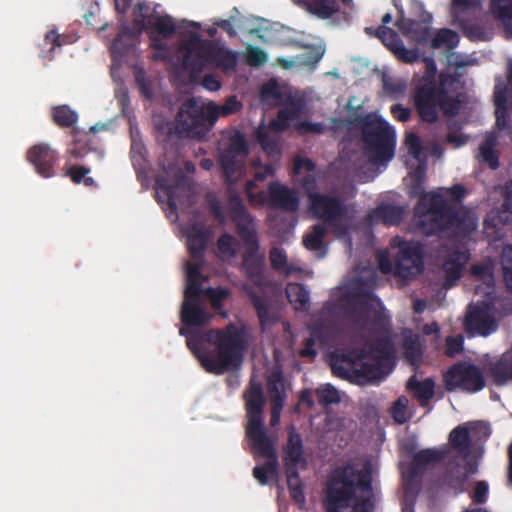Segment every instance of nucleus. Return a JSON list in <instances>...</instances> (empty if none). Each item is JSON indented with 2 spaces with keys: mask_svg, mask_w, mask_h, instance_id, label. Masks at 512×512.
I'll return each instance as SVG.
<instances>
[{
  "mask_svg": "<svg viewBox=\"0 0 512 512\" xmlns=\"http://www.w3.org/2000/svg\"><path fill=\"white\" fill-rule=\"evenodd\" d=\"M242 103L237 99L235 95L229 96L223 105L219 106L216 104L217 119L220 116H229L237 113L242 108Z\"/></svg>",
  "mask_w": 512,
  "mask_h": 512,
  "instance_id": "nucleus-60",
  "label": "nucleus"
},
{
  "mask_svg": "<svg viewBox=\"0 0 512 512\" xmlns=\"http://www.w3.org/2000/svg\"><path fill=\"white\" fill-rule=\"evenodd\" d=\"M425 165H418L411 173L410 195L418 197L415 206V218L419 230L426 236L438 235L444 231H453L466 236L475 229V222L464 208H456L437 192H426Z\"/></svg>",
  "mask_w": 512,
  "mask_h": 512,
  "instance_id": "nucleus-1",
  "label": "nucleus"
},
{
  "mask_svg": "<svg viewBox=\"0 0 512 512\" xmlns=\"http://www.w3.org/2000/svg\"><path fill=\"white\" fill-rule=\"evenodd\" d=\"M249 329L230 323L222 329L206 333L191 332L186 338L187 347L208 373L222 375L237 369L243 362L248 345Z\"/></svg>",
  "mask_w": 512,
  "mask_h": 512,
  "instance_id": "nucleus-2",
  "label": "nucleus"
},
{
  "mask_svg": "<svg viewBox=\"0 0 512 512\" xmlns=\"http://www.w3.org/2000/svg\"><path fill=\"white\" fill-rule=\"evenodd\" d=\"M26 158L40 176L44 178L54 176V166L57 162L58 154L48 144L39 143L32 146L27 151Z\"/></svg>",
  "mask_w": 512,
  "mask_h": 512,
  "instance_id": "nucleus-19",
  "label": "nucleus"
},
{
  "mask_svg": "<svg viewBox=\"0 0 512 512\" xmlns=\"http://www.w3.org/2000/svg\"><path fill=\"white\" fill-rule=\"evenodd\" d=\"M342 360L347 364V367L334 364L333 370L337 375L351 383L364 386L380 379L383 375V365L368 357H363L360 352L355 360H352L348 355H343Z\"/></svg>",
  "mask_w": 512,
  "mask_h": 512,
  "instance_id": "nucleus-9",
  "label": "nucleus"
},
{
  "mask_svg": "<svg viewBox=\"0 0 512 512\" xmlns=\"http://www.w3.org/2000/svg\"><path fill=\"white\" fill-rule=\"evenodd\" d=\"M350 124L361 130L365 154L371 163L384 164L394 157L395 130L385 120L368 113L352 118Z\"/></svg>",
  "mask_w": 512,
  "mask_h": 512,
  "instance_id": "nucleus-4",
  "label": "nucleus"
},
{
  "mask_svg": "<svg viewBox=\"0 0 512 512\" xmlns=\"http://www.w3.org/2000/svg\"><path fill=\"white\" fill-rule=\"evenodd\" d=\"M284 460L286 468L300 467L305 469L307 467V460L304 456V446L301 435L296 431L294 426L288 429V439L284 446Z\"/></svg>",
  "mask_w": 512,
  "mask_h": 512,
  "instance_id": "nucleus-23",
  "label": "nucleus"
},
{
  "mask_svg": "<svg viewBox=\"0 0 512 512\" xmlns=\"http://www.w3.org/2000/svg\"><path fill=\"white\" fill-rule=\"evenodd\" d=\"M459 40V35L455 31L448 28H442L436 32L432 39L431 46L435 49L446 47L447 49L452 50L458 46Z\"/></svg>",
  "mask_w": 512,
  "mask_h": 512,
  "instance_id": "nucleus-49",
  "label": "nucleus"
},
{
  "mask_svg": "<svg viewBox=\"0 0 512 512\" xmlns=\"http://www.w3.org/2000/svg\"><path fill=\"white\" fill-rule=\"evenodd\" d=\"M487 375L497 386H503L512 381V345L501 356L487 364Z\"/></svg>",
  "mask_w": 512,
  "mask_h": 512,
  "instance_id": "nucleus-25",
  "label": "nucleus"
},
{
  "mask_svg": "<svg viewBox=\"0 0 512 512\" xmlns=\"http://www.w3.org/2000/svg\"><path fill=\"white\" fill-rule=\"evenodd\" d=\"M445 453L435 448H426L416 452L411 461L402 467V480L422 488L423 475L430 465L440 463Z\"/></svg>",
  "mask_w": 512,
  "mask_h": 512,
  "instance_id": "nucleus-16",
  "label": "nucleus"
},
{
  "mask_svg": "<svg viewBox=\"0 0 512 512\" xmlns=\"http://www.w3.org/2000/svg\"><path fill=\"white\" fill-rule=\"evenodd\" d=\"M217 121L216 103L205 104L200 97L184 100L175 116V128L179 135L189 138H205Z\"/></svg>",
  "mask_w": 512,
  "mask_h": 512,
  "instance_id": "nucleus-5",
  "label": "nucleus"
},
{
  "mask_svg": "<svg viewBox=\"0 0 512 512\" xmlns=\"http://www.w3.org/2000/svg\"><path fill=\"white\" fill-rule=\"evenodd\" d=\"M252 443L255 454L265 457L267 460L263 465H257L253 468V477L261 484L266 485L270 478L278 473V456L275 449V439L267 436H258L248 438Z\"/></svg>",
  "mask_w": 512,
  "mask_h": 512,
  "instance_id": "nucleus-13",
  "label": "nucleus"
},
{
  "mask_svg": "<svg viewBox=\"0 0 512 512\" xmlns=\"http://www.w3.org/2000/svg\"><path fill=\"white\" fill-rule=\"evenodd\" d=\"M203 294L209 299L213 309L218 310L222 307L223 301L229 296V290L226 288H207Z\"/></svg>",
  "mask_w": 512,
  "mask_h": 512,
  "instance_id": "nucleus-59",
  "label": "nucleus"
},
{
  "mask_svg": "<svg viewBox=\"0 0 512 512\" xmlns=\"http://www.w3.org/2000/svg\"><path fill=\"white\" fill-rule=\"evenodd\" d=\"M357 308L354 309L355 321L365 328L368 323L374 331H385L389 326V318L381 311L374 308L372 302L380 300L372 291H363L355 295Z\"/></svg>",
  "mask_w": 512,
  "mask_h": 512,
  "instance_id": "nucleus-15",
  "label": "nucleus"
},
{
  "mask_svg": "<svg viewBox=\"0 0 512 512\" xmlns=\"http://www.w3.org/2000/svg\"><path fill=\"white\" fill-rule=\"evenodd\" d=\"M78 134L79 130L77 128H74L72 130L74 141L68 148L69 155L75 160L83 159L91 151H96L94 148L91 147V144L88 140L82 139Z\"/></svg>",
  "mask_w": 512,
  "mask_h": 512,
  "instance_id": "nucleus-51",
  "label": "nucleus"
},
{
  "mask_svg": "<svg viewBox=\"0 0 512 512\" xmlns=\"http://www.w3.org/2000/svg\"><path fill=\"white\" fill-rule=\"evenodd\" d=\"M478 422H468L456 426L449 434V443L462 457H468L472 451L470 431H475Z\"/></svg>",
  "mask_w": 512,
  "mask_h": 512,
  "instance_id": "nucleus-28",
  "label": "nucleus"
},
{
  "mask_svg": "<svg viewBox=\"0 0 512 512\" xmlns=\"http://www.w3.org/2000/svg\"><path fill=\"white\" fill-rule=\"evenodd\" d=\"M317 401L322 406L338 404L341 399L338 390L331 384H324L315 391Z\"/></svg>",
  "mask_w": 512,
  "mask_h": 512,
  "instance_id": "nucleus-54",
  "label": "nucleus"
},
{
  "mask_svg": "<svg viewBox=\"0 0 512 512\" xmlns=\"http://www.w3.org/2000/svg\"><path fill=\"white\" fill-rule=\"evenodd\" d=\"M441 87L434 79L424 78L413 93V103L422 122L435 123L439 119Z\"/></svg>",
  "mask_w": 512,
  "mask_h": 512,
  "instance_id": "nucleus-11",
  "label": "nucleus"
},
{
  "mask_svg": "<svg viewBox=\"0 0 512 512\" xmlns=\"http://www.w3.org/2000/svg\"><path fill=\"white\" fill-rule=\"evenodd\" d=\"M202 295L203 293H184L181 307V321L184 326L200 327L208 322L210 316L201 304Z\"/></svg>",
  "mask_w": 512,
  "mask_h": 512,
  "instance_id": "nucleus-20",
  "label": "nucleus"
},
{
  "mask_svg": "<svg viewBox=\"0 0 512 512\" xmlns=\"http://www.w3.org/2000/svg\"><path fill=\"white\" fill-rule=\"evenodd\" d=\"M498 145V137L495 133H490L486 136L485 140L479 147V152L476 156L480 163L487 164L491 170L499 168V153L496 150Z\"/></svg>",
  "mask_w": 512,
  "mask_h": 512,
  "instance_id": "nucleus-36",
  "label": "nucleus"
},
{
  "mask_svg": "<svg viewBox=\"0 0 512 512\" xmlns=\"http://www.w3.org/2000/svg\"><path fill=\"white\" fill-rule=\"evenodd\" d=\"M157 32L162 38H170L176 31L173 18L169 15L157 16L148 20V30Z\"/></svg>",
  "mask_w": 512,
  "mask_h": 512,
  "instance_id": "nucleus-48",
  "label": "nucleus"
},
{
  "mask_svg": "<svg viewBox=\"0 0 512 512\" xmlns=\"http://www.w3.org/2000/svg\"><path fill=\"white\" fill-rule=\"evenodd\" d=\"M396 25L404 36L419 44L428 42L430 38L429 27L420 23L418 20L405 18L402 16L400 19H398Z\"/></svg>",
  "mask_w": 512,
  "mask_h": 512,
  "instance_id": "nucleus-32",
  "label": "nucleus"
},
{
  "mask_svg": "<svg viewBox=\"0 0 512 512\" xmlns=\"http://www.w3.org/2000/svg\"><path fill=\"white\" fill-rule=\"evenodd\" d=\"M243 290L255 309L259 319L260 328L262 332H264L269 326L277 322V316L267 299L264 296L257 294L253 287L250 285H244Z\"/></svg>",
  "mask_w": 512,
  "mask_h": 512,
  "instance_id": "nucleus-26",
  "label": "nucleus"
},
{
  "mask_svg": "<svg viewBox=\"0 0 512 512\" xmlns=\"http://www.w3.org/2000/svg\"><path fill=\"white\" fill-rule=\"evenodd\" d=\"M267 391L271 406L284 407L286 391L284 378L280 371L273 372L267 379Z\"/></svg>",
  "mask_w": 512,
  "mask_h": 512,
  "instance_id": "nucleus-41",
  "label": "nucleus"
},
{
  "mask_svg": "<svg viewBox=\"0 0 512 512\" xmlns=\"http://www.w3.org/2000/svg\"><path fill=\"white\" fill-rule=\"evenodd\" d=\"M204 260H192L186 263V288L184 293H203L202 282L205 280L201 274Z\"/></svg>",
  "mask_w": 512,
  "mask_h": 512,
  "instance_id": "nucleus-42",
  "label": "nucleus"
},
{
  "mask_svg": "<svg viewBox=\"0 0 512 512\" xmlns=\"http://www.w3.org/2000/svg\"><path fill=\"white\" fill-rule=\"evenodd\" d=\"M286 477L291 499L298 505L305 504L304 484L297 469L286 468Z\"/></svg>",
  "mask_w": 512,
  "mask_h": 512,
  "instance_id": "nucleus-45",
  "label": "nucleus"
},
{
  "mask_svg": "<svg viewBox=\"0 0 512 512\" xmlns=\"http://www.w3.org/2000/svg\"><path fill=\"white\" fill-rule=\"evenodd\" d=\"M249 153L247 140L239 130L232 131L219 143L217 162L225 184L232 186L237 182L245 168Z\"/></svg>",
  "mask_w": 512,
  "mask_h": 512,
  "instance_id": "nucleus-6",
  "label": "nucleus"
},
{
  "mask_svg": "<svg viewBox=\"0 0 512 512\" xmlns=\"http://www.w3.org/2000/svg\"><path fill=\"white\" fill-rule=\"evenodd\" d=\"M134 33L128 25H123L114 39L110 50L114 59L128 55L134 49Z\"/></svg>",
  "mask_w": 512,
  "mask_h": 512,
  "instance_id": "nucleus-39",
  "label": "nucleus"
},
{
  "mask_svg": "<svg viewBox=\"0 0 512 512\" xmlns=\"http://www.w3.org/2000/svg\"><path fill=\"white\" fill-rule=\"evenodd\" d=\"M208 63H215L224 72L234 71L237 66V53L217 45L214 41L205 57V65Z\"/></svg>",
  "mask_w": 512,
  "mask_h": 512,
  "instance_id": "nucleus-30",
  "label": "nucleus"
},
{
  "mask_svg": "<svg viewBox=\"0 0 512 512\" xmlns=\"http://www.w3.org/2000/svg\"><path fill=\"white\" fill-rule=\"evenodd\" d=\"M286 295L295 310L306 311L309 307V291L303 284L290 283L286 288Z\"/></svg>",
  "mask_w": 512,
  "mask_h": 512,
  "instance_id": "nucleus-43",
  "label": "nucleus"
},
{
  "mask_svg": "<svg viewBox=\"0 0 512 512\" xmlns=\"http://www.w3.org/2000/svg\"><path fill=\"white\" fill-rule=\"evenodd\" d=\"M235 242L234 236L229 233H224L217 240V248L222 254L234 257L237 253Z\"/></svg>",
  "mask_w": 512,
  "mask_h": 512,
  "instance_id": "nucleus-62",
  "label": "nucleus"
},
{
  "mask_svg": "<svg viewBox=\"0 0 512 512\" xmlns=\"http://www.w3.org/2000/svg\"><path fill=\"white\" fill-rule=\"evenodd\" d=\"M406 388L413 393L422 407L428 405L435 394V382L431 378L419 381L415 375H412L406 383Z\"/></svg>",
  "mask_w": 512,
  "mask_h": 512,
  "instance_id": "nucleus-34",
  "label": "nucleus"
},
{
  "mask_svg": "<svg viewBox=\"0 0 512 512\" xmlns=\"http://www.w3.org/2000/svg\"><path fill=\"white\" fill-rule=\"evenodd\" d=\"M327 234V229L323 224H315L310 233L303 238V245L311 251H320L323 249V239Z\"/></svg>",
  "mask_w": 512,
  "mask_h": 512,
  "instance_id": "nucleus-50",
  "label": "nucleus"
},
{
  "mask_svg": "<svg viewBox=\"0 0 512 512\" xmlns=\"http://www.w3.org/2000/svg\"><path fill=\"white\" fill-rule=\"evenodd\" d=\"M185 182L184 174L179 170L173 182H170L167 173L158 174L155 179V190L157 200L161 201L164 197L166 202L175 215H177L176 205V190L179 189Z\"/></svg>",
  "mask_w": 512,
  "mask_h": 512,
  "instance_id": "nucleus-22",
  "label": "nucleus"
},
{
  "mask_svg": "<svg viewBox=\"0 0 512 512\" xmlns=\"http://www.w3.org/2000/svg\"><path fill=\"white\" fill-rule=\"evenodd\" d=\"M444 382L448 391L459 389L468 393L479 392L486 386L482 369L465 361L453 364L445 373Z\"/></svg>",
  "mask_w": 512,
  "mask_h": 512,
  "instance_id": "nucleus-8",
  "label": "nucleus"
},
{
  "mask_svg": "<svg viewBox=\"0 0 512 512\" xmlns=\"http://www.w3.org/2000/svg\"><path fill=\"white\" fill-rule=\"evenodd\" d=\"M51 117L53 122L61 128H74L79 119L78 113L66 104L52 107Z\"/></svg>",
  "mask_w": 512,
  "mask_h": 512,
  "instance_id": "nucleus-44",
  "label": "nucleus"
},
{
  "mask_svg": "<svg viewBox=\"0 0 512 512\" xmlns=\"http://www.w3.org/2000/svg\"><path fill=\"white\" fill-rule=\"evenodd\" d=\"M187 249L192 260H204L208 234L204 226L194 223L186 231Z\"/></svg>",
  "mask_w": 512,
  "mask_h": 512,
  "instance_id": "nucleus-29",
  "label": "nucleus"
},
{
  "mask_svg": "<svg viewBox=\"0 0 512 512\" xmlns=\"http://www.w3.org/2000/svg\"><path fill=\"white\" fill-rule=\"evenodd\" d=\"M453 13L455 20L458 23V26L462 30L463 34L469 38H474L478 36L481 29L478 25L472 24L469 21L460 18L456 10L457 9H469L480 6V0H452Z\"/></svg>",
  "mask_w": 512,
  "mask_h": 512,
  "instance_id": "nucleus-40",
  "label": "nucleus"
},
{
  "mask_svg": "<svg viewBox=\"0 0 512 512\" xmlns=\"http://www.w3.org/2000/svg\"><path fill=\"white\" fill-rule=\"evenodd\" d=\"M247 416L246 437L267 436V430L263 422V408L265 404L262 385L250 383L249 389L244 394Z\"/></svg>",
  "mask_w": 512,
  "mask_h": 512,
  "instance_id": "nucleus-12",
  "label": "nucleus"
},
{
  "mask_svg": "<svg viewBox=\"0 0 512 512\" xmlns=\"http://www.w3.org/2000/svg\"><path fill=\"white\" fill-rule=\"evenodd\" d=\"M135 83L140 93L147 99H151L153 96L152 83L146 77V73L143 69H139L135 72Z\"/></svg>",
  "mask_w": 512,
  "mask_h": 512,
  "instance_id": "nucleus-63",
  "label": "nucleus"
},
{
  "mask_svg": "<svg viewBox=\"0 0 512 512\" xmlns=\"http://www.w3.org/2000/svg\"><path fill=\"white\" fill-rule=\"evenodd\" d=\"M394 56L404 63L416 62L420 55L417 49H408L403 45V42L394 50Z\"/></svg>",
  "mask_w": 512,
  "mask_h": 512,
  "instance_id": "nucleus-64",
  "label": "nucleus"
},
{
  "mask_svg": "<svg viewBox=\"0 0 512 512\" xmlns=\"http://www.w3.org/2000/svg\"><path fill=\"white\" fill-rule=\"evenodd\" d=\"M404 210L400 206L391 204L380 205L372 210L368 218L372 223H383L385 225H397L402 221Z\"/></svg>",
  "mask_w": 512,
  "mask_h": 512,
  "instance_id": "nucleus-37",
  "label": "nucleus"
},
{
  "mask_svg": "<svg viewBox=\"0 0 512 512\" xmlns=\"http://www.w3.org/2000/svg\"><path fill=\"white\" fill-rule=\"evenodd\" d=\"M469 260V255L459 249L452 250L446 256L443 262V271L445 273L444 287H453L462 277L463 269Z\"/></svg>",
  "mask_w": 512,
  "mask_h": 512,
  "instance_id": "nucleus-24",
  "label": "nucleus"
},
{
  "mask_svg": "<svg viewBox=\"0 0 512 512\" xmlns=\"http://www.w3.org/2000/svg\"><path fill=\"white\" fill-rule=\"evenodd\" d=\"M150 7L145 2H138L133 9V27L138 31H148V12Z\"/></svg>",
  "mask_w": 512,
  "mask_h": 512,
  "instance_id": "nucleus-55",
  "label": "nucleus"
},
{
  "mask_svg": "<svg viewBox=\"0 0 512 512\" xmlns=\"http://www.w3.org/2000/svg\"><path fill=\"white\" fill-rule=\"evenodd\" d=\"M324 491L327 512H373L371 475L350 462L332 470Z\"/></svg>",
  "mask_w": 512,
  "mask_h": 512,
  "instance_id": "nucleus-3",
  "label": "nucleus"
},
{
  "mask_svg": "<svg viewBox=\"0 0 512 512\" xmlns=\"http://www.w3.org/2000/svg\"><path fill=\"white\" fill-rule=\"evenodd\" d=\"M502 265L506 287L510 292H512V246H507L504 249Z\"/></svg>",
  "mask_w": 512,
  "mask_h": 512,
  "instance_id": "nucleus-61",
  "label": "nucleus"
},
{
  "mask_svg": "<svg viewBox=\"0 0 512 512\" xmlns=\"http://www.w3.org/2000/svg\"><path fill=\"white\" fill-rule=\"evenodd\" d=\"M394 257V275L410 280L424 270V246L419 241L401 240Z\"/></svg>",
  "mask_w": 512,
  "mask_h": 512,
  "instance_id": "nucleus-10",
  "label": "nucleus"
},
{
  "mask_svg": "<svg viewBox=\"0 0 512 512\" xmlns=\"http://www.w3.org/2000/svg\"><path fill=\"white\" fill-rule=\"evenodd\" d=\"M439 108L447 116H455L460 110V101L456 97L450 96L443 86L441 87Z\"/></svg>",
  "mask_w": 512,
  "mask_h": 512,
  "instance_id": "nucleus-56",
  "label": "nucleus"
},
{
  "mask_svg": "<svg viewBox=\"0 0 512 512\" xmlns=\"http://www.w3.org/2000/svg\"><path fill=\"white\" fill-rule=\"evenodd\" d=\"M404 495L401 500V512H415V505L422 490L414 484L403 483Z\"/></svg>",
  "mask_w": 512,
  "mask_h": 512,
  "instance_id": "nucleus-53",
  "label": "nucleus"
},
{
  "mask_svg": "<svg viewBox=\"0 0 512 512\" xmlns=\"http://www.w3.org/2000/svg\"><path fill=\"white\" fill-rule=\"evenodd\" d=\"M497 329L498 324L487 305H469L464 320V330L469 336L487 337Z\"/></svg>",
  "mask_w": 512,
  "mask_h": 512,
  "instance_id": "nucleus-17",
  "label": "nucleus"
},
{
  "mask_svg": "<svg viewBox=\"0 0 512 512\" xmlns=\"http://www.w3.org/2000/svg\"><path fill=\"white\" fill-rule=\"evenodd\" d=\"M227 211L235 226V232L245 248L260 246L257 220L247 210L239 193L232 187L228 189Z\"/></svg>",
  "mask_w": 512,
  "mask_h": 512,
  "instance_id": "nucleus-7",
  "label": "nucleus"
},
{
  "mask_svg": "<svg viewBox=\"0 0 512 512\" xmlns=\"http://www.w3.org/2000/svg\"><path fill=\"white\" fill-rule=\"evenodd\" d=\"M408 399L405 396H400L392 405L391 414L394 421L398 424H404L408 421L407 408Z\"/></svg>",
  "mask_w": 512,
  "mask_h": 512,
  "instance_id": "nucleus-58",
  "label": "nucleus"
},
{
  "mask_svg": "<svg viewBox=\"0 0 512 512\" xmlns=\"http://www.w3.org/2000/svg\"><path fill=\"white\" fill-rule=\"evenodd\" d=\"M490 9L493 16L508 27L512 22V0H491Z\"/></svg>",
  "mask_w": 512,
  "mask_h": 512,
  "instance_id": "nucleus-52",
  "label": "nucleus"
},
{
  "mask_svg": "<svg viewBox=\"0 0 512 512\" xmlns=\"http://www.w3.org/2000/svg\"><path fill=\"white\" fill-rule=\"evenodd\" d=\"M305 103L301 97H290L285 103L284 107L278 111L277 122L273 125L277 126L279 130H284L288 127L289 122L296 120L303 112Z\"/></svg>",
  "mask_w": 512,
  "mask_h": 512,
  "instance_id": "nucleus-33",
  "label": "nucleus"
},
{
  "mask_svg": "<svg viewBox=\"0 0 512 512\" xmlns=\"http://www.w3.org/2000/svg\"><path fill=\"white\" fill-rule=\"evenodd\" d=\"M359 352L362 353L363 357L380 362L381 365H384V362L390 361L393 357L390 342L385 338L367 341Z\"/></svg>",
  "mask_w": 512,
  "mask_h": 512,
  "instance_id": "nucleus-31",
  "label": "nucleus"
},
{
  "mask_svg": "<svg viewBox=\"0 0 512 512\" xmlns=\"http://www.w3.org/2000/svg\"><path fill=\"white\" fill-rule=\"evenodd\" d=\"M307 10L321 19H328L338 12L339 5L335 0H314L307 4Z\"/></svg>",
  "mask_w": 512,
  "mask_h": 512,
  "instance_id": "nucleus-47",
  "label": "nucleus"
},
{
  "mask_svg": "<svg viewBox=\"0 0 512 512\" xmlns=\"http://www.w3.org/2000/svg\"><path fill=\"white\" fill-rule=\"evenodd\" d=\"M269 259L274 270L285 271L286 274L290 273V269L287 267V255L282 248H271Z\"/></svg>",
  "mask_w": 512,
  "mask_h": 512,
  "instance_id": "nucleus-57",
  "label": "nucleus"
},
{
  "mask_svg": "<svg viewBox=\"0 0 512 512\" xmlns=\"http://www.w3.org/2000/svg\"><path fill=\"white\" fill-rule=\"evenodd\" d=\"M260 246L245 248L242 266L247 278L257 287L265 285V256L259 253Z\"/></svg>",
  "mask_w": 512,
  "mask_h": 512,
  "instance_id": "nucleus-21",
  "label": "nucleus"
},
{
  "mask_svg": "<svg viewBox=\"0 0 512 512\" xmlns=\"http://www.w3.org/2000/svg\"><path fill=\"white\" fill-rule=\"evenodd\" d=\"M494 104L496 126L499 130L509 127L508 123V89L505 85L498 84L494 88Z\"/></svg>",
  "mask_w": 512,
  "mask_h": 512,
  "instance_id": "nucleus-38",
  "label": "nucleus"
},
{
  "mask_svg": "<svg viewBox=\"0 0 512 512\" xmlns=\"http://www.w3.org/2000/svg\"><path fill=\"white\" fill-rule=\"evenodd\" d=\"M213 40H204L198 33H191L189 38L180 46V52L183 53L182 64L187 70L194 73L201 72L205 67V57Z\"/></svg>",
  "mask_w": 512,
  "mask_h": 512,
  "instance_id": "nucleus-18",
  "label": "nucleus"
},
{
  "mask_svg": "<svg viewBox=\"0 0 512 512\" xmlns=\"http://www.w3.org/2000/svg\"><path fill=\"white\" fill-rule=\"evenodd\" d=\"M365 32L369 35L374 34L392 53L402 43L399 35L386 26H379L375 32L372 27H366Z\"/></svg>",
  "mask_w": 512,
  "mask_h": 512,
  "instance_id": "nucleus-46",
  "label": "nucleus"
},
{
  "mask_svg": "<svg viewBox=\"0 0 512 512\" xmlns=\"http://www.w3.org/2000/svg\"><path fill=\"white\" fill-rule=\"evenodd\" d=\"M467 481L468 473L464 471L460 463L454 461L447 464L443 475V482L448 488L457 494L462 493L465 491Z\"/></svg>",
  "mask_w": 512,
  "mask_h": 512,
  "instance_id": "nucleus-35",
  "label": "nucleus"
},
{
  "mask_svg": "<svg viewBox=\"0 0 512 512\" xmlns=\"http://www.w3.org/2000/svg\"><path fill=\"white\" fill-rule=\"evenodd\" d=\"M270 203L273 207L282 209L288 212H295L299 208V198L297 193L278 183H271L269 185Z\"/></svg>",
  "mask_w": 512,
  "mask_h": 512,
  "instance_id": "nucleus-27",
  "label": "nucleus"
},
{
  "mask_svg": "<svg viewBox=\"0 0 512 512\" xmlns=\"http://www.w3.org/2000/svg\"><path fill=\"white\" fill-rule=\"evenodd\" d=\"M309 203L313 215L329 225L336 224L348 215L346 204L336 196L311 193L309 194Z\"/></svg>",
  "mask_w": 512,
  "mask_h": 512,
  "instance_id": "nucleus-14",
  "label": "nucleus"
}]
</instances>
